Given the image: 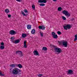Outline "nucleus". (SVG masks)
I'll use <instances>...</instances> for the list:
<instances>
[{
    "label": "nucleus",
    "instance_id": "18",
    "mask_svg": "<svg viewBox=\"0 0 77 77\" xmlns=\"http://www.w3.org/2000/svg\"><path fill=\"white\" fill-rule=\"evenodd\" d=\"M36 32V31L35 29H33L31 31V33L32 34H34Z\"/></svg>",
    "mask_w": 77,
    "mask_h": 77
},
{
    "label": "nucleus",
    "instance_id": "27",
    "mask_svg": "<svg viewBox=\"0 0 77 77\" xmlns=\"http://www.w3.org/2000/svg\"><path fill=\"white\" fill-rule=\"evenodd\" d=\"M40 6H45V4L44 3H42V4H40L39 5Z\"/></svg>",
    "mask_w": 77,
    "mask_h": 77
},
{
    "label": "nucleus",
    "instance_id": "5",
    "mask_svg": "<svg viewBox=\"0 0 77 77\" xmlns=\"http://www.w3.org/2000/svg\"><path fill=\"white\" fill-rule=\"evenodd\" d=\"M18 53V54H20V57H23V56H24V54H23V52L21 51H18L16 52V54H17Z\"/></svg>",
    "mask_w": 77,
    "mask_h": 77
},
{
    "label": "nucleus",
    "instance_id": "34",
    "mask_svg": "<svg viewBox=\"0 0 77 77\" xmlns=\"http://www.w3.org/2000/svg\"><path fill=\"white\" fill-rule=\"evenodd\" d=\"M42 30H45V27L44 26H42Z\"/></svg>",
    "mask_w": 77,
    "mask_h": 77
},
{
    "label": "nucleus",
    "instance_id": "37",
    "mask_svg": "<svg viewBox=\"0 0 77 77\" xmlns=\"http://www.w3.org/2000/svg\"><path fill=\"white\" fill-rule=\"evenodd\" d=\"M57 0H53L54 2H57Z\"/></svg>",
    "mask_w": 77,
    "mask_h": 77
},
{
    "label": "nucleus",
    "instance_id": "30",
    "mask_svg": "<svg viewBox=\"0 0 77 77\" xmlns=\"http://www.w3.org/2000/svg\"><path fill=\"white\" fill-rule=\"evenodd\" d=\"M62 18L63 20H66V17L64 16H62Z\"/></svg>",
    "mask_w": 77,
    "mask_h": 77
},
{
    "label": "nucleus",
    "instance_id": "38",
    "mask_svg": "<svg viewBox=\"0 0 77 77\" xmlns=\"http://www.w3.org/2000/svg\"><path fill=\"white\" fill-rule=\"evenodd\" d=\"M74 20V18H72L71 19V21H73V20Z\"/></svg>",
    "mask_w": 77,
    "mask_h": 77
},
{
    "label": "nucleus",
    "instance_id": "14",
    "mask_svg": "<svg viewBox=\"0 0 77 77\" xmlns=\"http://www.w3.org/2000/svg\"><path fill=\"white\" fill-rule=\"evenodd\" d=\"M11 68H15V66L18 67V64H12L10 65Z\"/></svg>",
    "mask_w": 77,
    "mask_h": 77
},
{
    "label": "nucleus",
    "instance_id": "16",
    "mask_svg": "<svg viewBox=\"0 0 77 77\" xmlns=\"http://www.w3.org/2000/svg\"><path fill=\"white\" fill-rule=\"evenodd\" d=\"M20 39H17L15 41L14 43L15 44H18L20 42Z\"/></svg>",
    "mask_w": 77,
    "mask_h": 77
},
{
    "label": "nucleus",
    "instance_id": "3",
    "mask_svg": "<svg viewBox=\"0 0 77 77\" xmlns=\"http://www.w3.org/2000/svg\"><path fill=\"white\" fill-rule=\"evenodd\" d=\"M62 13L63 14H64L66 17H70L71 16V14L69 13H68L67 11L66 10H63L62 11Z\"/></svg>",
    "mask_w": 77,
    "mask_h": 77
},
{
    "label": "nucleus",
    "instance_id": "8",
    "mask_svg": "<svg viewBox=\"0 0 77 77\" xmlns=\"http://www.w3.org/2000/svg\"><path fill=\"white\" fill-rule=\"evenodd\" d=\"M9 33L11 35H14L15 34H17V32L14 30H11L10 31Z\"/></svg>",
    "mask_w": 77,
    "mask_h": 77
},
{
    "label": "nucleus",
    "instance_id": "24",
    "mask_svg": "<svg viewBox=\"0 0 77 77\" xmlns=\"http://www.w3.org/2000/svg\"><path fill=\"white\" fill-rule=\"evenodd\" d=\"M62 9V8L61 7H59L58 8V11H61Z\"/></svg>",
    "mask_w": 77,
    "mask_h": 77
},
{
    "label": "nucleus",
    "instance_id": "21",
    "mask_svg": "<svg viewBox=\"0 0 77 77\" xmlns=\"http://www.w3.org/2000/svg\"><path fill=\"white\" fill-rule=\"evenodd\" d=\"M17 67H19V68H23V66L21 64H18Z\"/></svg>",
    "mask_w": 77,
    "mask_h": 77
},
{
    "label": "nucleus",
    "instance_id": "1",
    "mask_svg": "<svg viewBox=\"0 0 77 77\" xmlns=\"http://www.w3.org/2000/svg\"><path fill=\"white\" fill-rule=\"evenodd\" d=\"M52 47H53L55 52L58 53L57 54H60V53L63 51H62V50L60 48H58L56 46H55L54 45H52Z\"/></svg>",
    "mask_w": 77,
    "mask_h": 77
},
{
    "label": "nucleus",
    "instance_id": "36",
    "mask_svg": "<svg viewBox=\"0 0 77 77\" xmlns=\"http://www.w3.org/2000/svg\"><path fill=\"white\" fill-rule=\"evenodd\" d=\"M17 2H22V0H16Z\"/></svg>",
    "mask_w": 77,
    "mask_h": 77
},
{
    "label": "nucleus",
    "instance_id": "28",
    "mask_svg": "<svg viewBox=\"0 0 77 77\" xmlns=\"http://www.w3.org/2000/svg\"><path fill=\"white\" fill-rule=\"evenodd\" d=\"M42 27H43L42 26H38V28L39 29H40V30H41V29L42 30Z\"/></svg>",
    "mask_w": 77,
    "mask_h": 77
},
{
    "label": "nucleus",
    "instance_id": "7",
    "mask_svg": "<svg viewBox=\"0 0 77 77\" xmlns=\"http://www.w3.org/2000/svg\"><path fill=\"white\" fill-rule=\"evenodd\" d=\"M51 35H52V36L54 39H57L58 38L57 35H56L55 32H52Z\"/></svg>",
    "mask_w": 77,
    "mask_h": 77
},
{
    "label": "nucleus",
    "instance_id": "6",
    "mask_svg": "<svg viewBox=\"0 0 77 77\" xmlns=\"http://www.w3.org/2000/svg\"><path fill=\"white\" fill-rule=\"evenodd\" d=\"M24 12H25V13H26V14L27 13V14H25L24 13V12L23 11H21V14L22 15H23V16H27V15H28V11L26 10V9H25L24 10Z\"/></svg>",
    "mask_w": 77,
    "mask_h": 77
},
{
    "label": "nucleus",
    "instance_id": "15",
    "mask_svg": "<svg viewBox=\"0 0 77 77\" xmlns=\"http://www.w3.org/2000/svg\"><path fill=\"white\" fill-rule=\"evenodd\" d=\"M10 39H11V41L13 43H14V42H15V38L14 37H12L11 38H10Z\"/></svg>",
    "mask_w": 77,
    "mask_h": 77
},
{
    "label": "nucleus",
    "instance_id": "13",
    "mask_svg": "<svg viewBox=\"0 0 77 77\" xmlns=\"http://www.w3.org/2000/svg\"><path fill=\"white\" fill-rule=\"evenodd\" d=\"M67 74H71L73 73V71L71 69H69L68 71H67Z\"/></svg>",
    "mask_w": 77,
    "mask_h": 77
},
{
    "label": "nucleus",
    "instance_id": "26",
    "mask_svg": "<svg viewBox=\"0 0 77 77\" xmlns=\"http://www.w3.org/2000/svg\"><path fill=\"white\" fill-rule=\"evenodd\" d=\"M0 75L1 76H4L5 75L2 73V72L0 71Z\"/></svg>",
    "mask_w": 77,
    "mask_h": 77
},
{
    "label": "nucleus",
    "instance_id": "20",
    "mask_svg": "<svg viewBox=\"0 0 77 77\" xmlns=\"http://www.w3.org/2000/svg\"><path fill=\"white\" fill-rule=\"evenodd\" d=\"M22 38H26L27 36V35L26 34L23 33L22 35Z\"/></svg>",
    "mask_w": 77,
    "mask_h": 77
},
{
    "label": "nucleus",
    "instance_id": "23",
    "mask_svg": "<svg viewBox=\"0 0 77 77\" xmlns=\"http://www.w3.org/2000/svg\"><path fill=\"white\" fill-rule=\"evenodd\" d=\"M42 50H44V51H47V48L45 47H43Z\"/></svg>",
    "mask_w": 77,
    "mask_h": 77
},
{
    "label": "nucleus",
    "instance_id": "2",
    "mask_svg": "<svg viewBox=\"0 0 77 77\" xmlns=\"http://www.w3.org/2000/svg\"><path fill=\"white\" fill-rule=\"evenodd\" d=\"M21 70L20 69L17 68L16 69H14L12 70V73L14 75H17L18 74L19 72H21Z\"/></svg>",
    "mask_w": 77,
    "mask_h": 77
},
{
    "label": "nucleus",
    "instance_id": "19",
    "mask_svg": "<svg viewBox=\"0 0 77 77\" xmlns=\"http://www.w3.org/2000/svg\"><path fill=\"white\" fill-rule=\"evenodd\" d=\"M26 41H24V42H23L24 45L23 46V47L24 48H26L27 47V45H26Z\"/></svg>",
    "mask_w": 77,
    "mask_h": 77
},
{
    "label": "nucleus",
    "instance_id": "9",
    "mask_svg": "<svg viewBox=\"0 0 77 77\" xmlns=\"http://www.w3.org/2000/svg\"><path fill=\"white\" fill-rule=\"evenodd\" d=\"M62 44L64 47H68V42H63Z\"/></svg>",
    "mask_w": 77,
    "mask_h": 77
},
{
    "label": "nucleus",
    "instance_id": "33",
    "mask_svg": "<svg viewBox=\"0 0 77 77\" xmlns=\"http://www.w3.org/2000/svg\"><path fill=\"white\" fill-rule=\"evenodd\" d=\"M40 36H41V37H43V33H41V32H40Z\"/></svg>",
    "mask_w": 77,
    "mask_h": 77
},
{
    "label": "nucleus",
    "instance_id": "12",
    "mask_svg": "<svg viewBox=\"0 0 77 77\" xmlns=\"http://www.w3.org/2000/svg\"><path fill=\"white\" fill-rule=\"evenodd\" d=\"M33 53H34V55H35V56H39V53H38V51L36 50H35L33 52Z\"/></svg>",
    "mask_w": 77,
    "mask_h": 77
},
{
    "label": "nucleus",
    "instance_id": "10",
    "mask_svg": "<svg viewBox=\"0 0 77 77\" xmlns=\"http://www.w3.org/2000/svg\"><path fill=\"white\" fill-rule=\"evenodd\" d=\"M1 46L0 47V49L1 50H3V49H5V46H4L5 44L4 43V42H1Z\"/></svg>",
    "mask_w": 77,
    "mask_h": 77
},
{
    "label": "nucleus",
    "instance_id": "22",
    "mask_svg": "<svg viewBox=\"0 0 77 77\" xmlns=\"http://www.w3.org/2000/svg\"><path fill=\"white\" fill-rule=\"evenodd\" d=\"M5 12L7 14H8V13H9V10L8 9H6L5 10Z\"/></svg>",
    "mask_w": 77,
    "mask_h": 77
},
{
    "label": "nucleus",
    "instance_id": "4",
    "mask_svg": "<svg viewBox=\"0 0 77 77\" xmlns=\"http://www.w3.org/2000/svg\"><path fill=\"white\" fill-rule=\"evenodd\" d=\"M63 27L64 29L66 30H68V29H69L71 28V26L69 24H67L66 26H63Z\"/></svg>",
    "mask_w": 77,
    "mask_h": 77
},
{
    "label": "nucleus",
    "instance_id": "29",
    "mask_svg": "<svg viewBox=\"0 0 77 77\" xmlns=\"http://www.w3.org/2000/svg\"><path fill=\"white\" fill-rule=\"evenodd\" d=\"M57 34H58V35H61V34H62V32H60V31H58L57 32Z\"/></svg>",
    "mask_w": 77,
    "mask_h": 77
},
{
    "label": "nucleus",
    "instance_id": "35",
    "mask_svg": "<svg viewBox=\"0 0 77 77\" xmlns=\"http://www.w3.org/2000/svg\"><path fill=\"white\" fill-rule=\"evenodd\" d=\"M8 18H11V15L10 14H9L8 15Z\"/></svg>",
    "mask_w": 77,
    "mask_h": 77
},
{
    "label": "nucleus",
    "instance_id": "31",
    "mask_svg": "<svg viewBox=\"0 0 77 77\" xmlns=\"http://www.w3.org/2000/svg\"><path fill=\"white\" fill-rule=\"evenodd\" d=\"M38 77H42V76H43V75L41 74H39L37 75Z\"/></svg>",
    "mask_w": 77,
    "mask_h": 77
},
{
    "label": "nucleus",
    "instance_id": "17",
    "mask_svg": "<svg viewBox=\"0 0 77 77\" xmlns=\"http://www.w3.org/2000/svg\"><path fill=\"white\" fill-rule=\"evenodd\" d=\"M27 29H31L32 26L30 25H28L27 26Z\"/></svg>",
    "mask_w": 77,
    "mask_h": 77
},
{
    "label": "nucleus",
    "instance_id": "32",
    "mask_svg": "<svg viewBox=\"0 0 77 77\" xmlns=\"http://www.w3.org/2000/svg\"><path fill=\"white\" fill-rule=\"evenodd\" d=\"M32 9H35V6L34 5H32Z\"/></svg>",
    "mask_w": 77,
    "mask_h": 77
},
{
    "label": "nucleus",
    "instance_id": "39",
    "mask_svg": "<svg viewBox=\"0 0 77 77\" xmlns=\"http://www.w3.org/2000/svg\"><path fill=\"white\" fill-rule=\"evenodd\" d=\"M59 43L60 44H61V42H59Z\"/></svg>",
    "mask_w": 77,
    "mask_h": 77
},
{
    "label": "nucleus",
    "instance_id": "25",
    "mask_svg": "<svg viewBox=\"0 0 77 77\" xmlns=\"http://www.w3.org/2000/svg\"><path fill=\"white\" fill-rule=\"evenodd\" d=\"M11 68H10V69L9 72L11 74V73H12V69L13 68V67H11Z\"/></svg>",
    "mask_w": 77,
    "mask_h": 77
},
{
    "label": "nucleus",
    "instance_id": "11",
    "mask_svg": "<svg viewBox=\"0 0 77 77\" xmlns=\"http://www.w3.org/2000/svg\"><path fill=\"white\" fill-rule=\"evenodd\" d=\"M46 0H39L38 1V3H47Z\"/></svg>",
    "mask_w": 77,
    "mask_h": 77
}]
</instances>
